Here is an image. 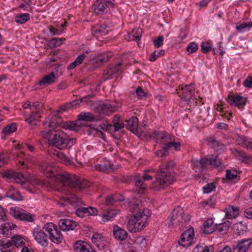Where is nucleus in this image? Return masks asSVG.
<instances>
[{"mask_svg":"<svg viewBox=\"0 0 252 252\" xmlns=\"http://www.w3.org/2000/svg\"><path fill=\"white\" fill-rule=\"evenodd\" d=\"M73 249L76 252H95L89 245L82 241L75 243Z\"/></svg>","mask_w":252,"mask_h":252,"instance_id":"nucleus-24","label":"nucleus"},{"mask_svg":"<svg viewBox=\"0 0 252 252\" xmlns=\"http://www.w3.org/2000/svg\"><path fill=\"white\" fill-rule=\"evenodd\" d=\"M135 244L140 246L141 248L142 249L145 248L147 244V241L145 237L143 236L138 237L135 240Z\"/></svg>","mask_w":252,"mask_h":252,"instance_id":"nucleus-55","label":"nucleus"},{"mask_svg":"<svg viewBox=\"0 0 252 252\" xmlns=\"http://www.w3.org/2000/svg\"><path fill=\"white\" fill-rule=\"evenodd\" d=\"M125 200L124 197L123 196H121V198L119 199L116 198V196H109L105 198V204L107 205L109 204H111L113 203L115 201H117L118 200L120 201H122Z\"/></svg>","mask_w":252,"mask_h":252,"instance_id":"nucleus-54","label":"nucleus"},{"mask_svg":"<svg viewBox=\"0 0 252 252\" xmlns=\"http://www.w3.org/2000/svg\"><path fill=\"white\" fill-rule=\"evenodd\" d=\"M170 135L165 131L156 130L150 133V137L151 139L154 140L155 142L164 145Z\"/></svg>","mask_w":252,"mask_h":252,"instance_id":"nucleus-15","label":"nucleus"},{"mask_svg":"<svg viewBox=\"0 0 252 252\" xmlns=\"http://www.w3.org/2000/svg\"><path fill=\"white\" fill-rule=\"evenodd\" d=\"M114 74L115 73L113 72V71H112L111 68L109 66L103 71V75L104 80L105 81L108 79H112Z\"/></svg>","mask_w":252,"mask_h":252,"instance_id":"nucleus-53","label":"nucleus"},{"mask_svg":"<svg viewBox=\"0 0 252 252\" xmlns=\"http://www.w3.org/2000/svg\"><path fill=\"white\" fill-rule=\"evenodd\" d=\"M252 244L251 239H243L237 241L236 246L233 245L232 252H246Z\"/></svg>","mask_w":252,"mask_h":252,"instance_id":"nucleus-16","label":"nucleus"},{"mask_svg":"<svg viewBox=\"0 0 252 252\" xmlns=\"http://www.w3.org/2000/svg\"><path fill=\"white\" fill-rule=\"evenodd\" d=\"M247 98L237 94H229L227 101L230 105H234L237 107H244L246 104Z\"/></svg>","mask_w":252,"mask_h":252,"instance_id":"nucleus-17","label":"nucleus"},{"mask_svg":"<svg viewBox=\"0 0 252 252\" xmlns=\"http://www.w3.org/2000/svg\"><path fill=\"white\" fill-rule=\"evenodd\" d=\"M111 31V29L105 24L96 25L92 30L94 36L98 38L106 35Z\"/></svg>","mask_w":252,"mask_h":252,"instance_id":"nucleus-19","label":"nucleus"},{"mask_svg":"<svg viewBox=\"0 0 252 252\" xmlns=\"http://www.w3.org/2000/svg\"><path fill=\"white\" fill-rule=\"evenodd\" d=\"M173 148L176 151H179L181 149V143L177 140V138L174 135L171 134L164 145V149L169 151Z\"/></svg>","mask_w":252,"mask_h":252,"instance_id":"nucleus-20","label":"nucleus"},{"mask_svg":"<svg viewBox=\"0 0 252 252\" xmlns=\"http://www.w3.org/2000/svg\"><path fill=\"white\" fill-rule=\"evenodd\" d=\"M194 88L192 84L186 85L178 92L179 96L186 101H189L194 94Z\"/></svg>","mask_w":252,"mask_h":252,"instance_id":"nucleus-18","label":"nucleus"},{"mask_svg":"<svg viewBox=\"0 0 252 252\" xmlns=\"http://www.w3.org/2000/svg\"><path fill=\"white\" fill-rule=\"evenodd\" d=\"M44 229L48 232L51 242L55 244L62 243L63 237V235L57 226L52 222L47 223L44 225Z\"/></svg>","mask_w":252,"mask_h":252,"instance_id":"nucleus-8","label":"nucleus"},{"mask_svg":"<svg viewBox=\"0 0 252 252\" xmlns=\"http://www.w3.org/2000/svg\"><path fill=\"white\" fill-rule=\"evenodd\" d=\"M46 232L45 229H44V226L42 228H34L32 231L35 241L44 247H47L49 243L48 236Z\"/></svg>","mask_w":252,"mask_h":252,"instance_id":"nucleus-9","label":"nucleus"},{"mask_svg":"<svg viewBox=\"0 0 252 252\" xmlns=\"http://www.w3.org/2000/svg\"><path fill=\"white\" fill-rule=\"evenodd\" d=\"M164 54V51L162 50H160L159 51H155L150 55L149 57V60L151 62H154L156 61L158 57L161 56H163Z\"/></svg>","mask_w":252,"mask_h":252,"instance_id":"nucleus-51","label":"nucleus"},{"mask_svg":"<svg viewBox=\"0 0 252 252\" xmlns=\"http://www.w3.org/2000/svg\"><path fill=\"white\" fill-rule=\"evenodd\" d=\"M95 168L97 171L109 172L112 170L111 164L108 161H103L95 165Z\"/></svg>","mask_w":252,"mask_h":252,"instance_id":"nucleus-38","label":"nucleus"},{"mask_svg":"<svg viewBox=\"0 0 252 252\" xmlns=\"http://www.w3.org/2000/svg\"><path fill=\"white\" fill-rule=\"evenodd\" d=\"M248 139L249 138L244 135H238L236 137V142H237V144L245 148L247 143Z\"/></svg>","mask_w":252,"mask_h":252,"instance_id":"nucleus-48","label":"nucleus"},{"mask_svg":"<svg viewBox=\"0 0 252 252\" xmlns=\"http://www.w3.org/2000/svg\"><path fill=\"white\" fill-rule=\"evenodd\" d=\"M175 165L174 161L170 160L162 163L159 166L158 170L154 168L145 170L142 177L139 175L135 176L134 180L135 187L134 191L139 194L143 193L146 187L143 181L151 180L153 176H155L156 180L152 183L151 188L155 191L165 189L176 180L171 173Z\"/></svg>","mask_w":252,"mask_h":252,"instance_id":"nucleus-1","label":"nucleus"},{"mask_svg":"<svg viewBox=\"0 0 252 252\" xmlns=\"http://www.w3.org/2000/svg\"><path fill=\"white\" fill-rule=\"evenodd\" d=\"M97 213V209L91 206H88V207H79L76 210V215L81 218H84L89 215H95Z\"/></svg>","mask_w":252,"mask_h":252,"instance_id":"nucleus-21","label":"nucleus"},{"mask_svg":"<svg viewBox=\"0 0 252 252\" xmlns=\"http://www.w3.org/2000/svg\"><path fill=\"white\" fill-rule=\"evenodd\" d=\"M5 196L7 198L16 201H21L23 200V197L19 191L13 187H9L6 192Z\"/></svg>","mask_w":252,"mask_h":252,"instance_id":"nucleus-25","label":"nucleus"},{"mask_svg":"<svg viewBox=\"0 0 252 252\" xmlns=\"http://www.w3.org/2000/svg\"><path fill=\"white\" fill-rule=\"evenodd\" d=\"M117 214V211L113 209L110 210L105 213H103L102 216V220L104 222L110 220L111 219L114 217Z\"/></svg>","mask_w":252,"mask_h":252,"instance_id":"nucleus-45","label":"nucleus"},{"mask_svg":"<svg viewBox=\"0 0 252 252\" xmlns=\"http://www.w3.org/2000/svg\"><path fill=\"white\" fill-rule=\"evenodd\" d=\"M30 14L23 13L17 15L15 17V21L18 23L24 24L30 19Z\"/></svg>","mask_w":252,"mask_h":252,"instance_id":"nucleus-47","label":"nucleus"},{"mask_svg":"<svg viewBox=\"0 0 252 252\" xmlns=\"http://www.w3.org/2000/svg\"><path fill=\"white\" fill-rule=\"evenodd\" d=\"M120 117L119 115H115L113 120V124L114 127V131H117L124 127L125 125L123 122H120Z\"/></svg>","mask_w":252,"mask_h":252,"instance_id":"nucleus-42","label":"nucleus"},{"mask_svg":"<svg viewBox=\"0 0 252 252\" xmlns=\"http://www.w3.org/2000/svg\"><path fill=\"white\" fill-rule=\"evenodd\" d=\"M201 51L203 53H207L211 49V45L208 42H204L201 44Z\"/></svg>","mask_w":252,"mask_h":252,"instance_id":"nucleus-59","label":"nucleus"},{"mask_svg":"<svg viewBox=\"0 0 252 252\" xmlns=\"http://www.w3.org/2000/svg\"><path fill=\"white\" fill-rule=\"evenodd\" d=\"M103 241V237L98 233L94 234L92 238V242L99 249L104 248L103 243H102Z\"/></svg>","mask_w":252,"mask_h":252,"instance_id":"nucleus-39","label":"nucleus"},{"mask_svg":"<svg viewBox=\"0 0 252 252\" xmlns=\"http://www.w3.org/2000/svg\"><path fill=\"white\" fill-rule=\"evenodd\" d=\"M93 96V95H86L78 100H74L72 102L71 105L73 106H76V105H80L82 103H87L90 101V99Z\"/></svg>","mask_w":252,"mask_h":252,"instance_id":"nucleus-46","label":"nucleus"},{"mask_svg":"<svg viewBox=\"0 0 252 252\" xmlns=\"http://www.w3.org/2000/svg\"><path fill=\"white\" fill-rule=\"evenodd\" d=\"M11 243L17 248L23 247L25 245L23 238L20 235H16L11 238Z\"/></svg>","mask_w":252,"mask_h":252,"instance_id":"nucleus-41","label":"nucleus"},{"mask_svg":"<svg viewBox=\"0 0 252 252\" xmlns=\"http://www.w3.org/2000/svg\"><path fill=\"white\" fill-rule=\"evenodd\" d=\"M16 130V124L15 123H12L11 125H8L4 127L2 129L1 132L3 133L4 135H7L14 132Z\"/></svg>","mask_w":252,"mask_h":252,"instance_id":"nucleus-44","label":"nucleus"},{"mask_svg":"<svg viewBox=\"0 0 252 252\" xmlns=\"http://www.w3.org/2000/svg\"><path fill=\"white\" fill-rule=\"evenodd\" d=\"M252 27V22H250L248 23H237L236 26V28L237 30L239 32H242L243 30L248 28L249 29L250 28Z\"/></svg>","mask_w":252,"mask_h":252,"instance_id":"nucleus-49","label":"nucleus"},{"mask_svg":"<svg viewBox=\"0 0 252 252\" xmlns=\"http://www.w3.org/2000/svg\"><path fill=\"white\" fill-rule=\"evenodd\" d=\"M45 138L48 139L50 145L61 150L71 148L76 141L75 138H69L62 129L55 130Z\"/></svg>","mask_w":252,"mask_h":252,"instance_id":"nucleus-3","label":"nucleus"},{"mask_svg":"<svg viewBox=\"0 0 252 252\" xmlns=\"http://www.w3.org/2000/svg\"><path fill=\"white\" fill-rule=\"evenodd\" d=\"M243 85L247 88H252V76L249 75L243 82Z\"/></svg>","mask_w":252,"mask_h":252,"instance_id":"nucleus-61","label":"nucleus"},{"mask_svg":"<svg viewBox=\"0 0 252 252\" xmlns=\"http://www.w3.org/2000/svg\"><path fill=\"white\" fill-rule=\"evenodd\" d=\"M184 215V211L183 208L179 207L176 208L171 213L170 217L166 220L165 223L168 227L173 225L182 227L187 221L186 218Z\"/></svg>","mask_w":252,"mask_h":252,"instance_id":"nucleus-7","label":"nucleus"},{"mask_svg":"<svg viewBox=\"0 0 252 252\" xmlns=\"http://www.w3.org/2000/svg\"><path fill=\"white\" fill-rule=\"evenodd\" d=\"M232 152L239 160L247 164L252 163V157L247 155L244 152L234 149Z\"/></svg>","mask_w":252,"mask_h":252,"instance_id":"nucleus-26","label":"nucleus"},{"mask_svg":"<svg viewBox=\"0 0 252 252\" xmlns=\"http://www.w3.org/2000/svg\"><path fill=\"white\" fill-rule=\"evenodd\" d=\"M142 30L139 28H134L130 34L127 35L128 41L136 40L139 41L142 35Z\"/></svg>","mask_w":252,"mask_h":252,"instance_id":"nucleus-34","label":"nucleus"},{"mask_svg":"<svg viewBox=\"0 0 252 252\" xmlns=\"http://www.w3.org/2000/svg\"><path fill=\"white\" fill-rule=\"evenodd\" d=\"M192 162L193 169L196 172H202L209 165L214 168H217L221 165V162L218 157L213 155L205 156L200 160H194Z\"/></svg>","mask_w":252,"mask_h":252,"instance_id":"nucleus-5","label":"nucleus"},{"mask_svg":"<svg viewBox=\"0 0 252 252\" xmlns=\"http://www.w3.org/2000/svg\"><path fill=\"white\" fill-rule=\"evenodd\" d=\"M197 49L198 45L195 42H191L187 47V51L188 52V54L195 52Z\"/></svg>","mask_w":252,"mask_h":252,"instance_id":"nucleus-56","label":"nucleus"},{"mask_svg":"<svg viewBox=\"0 0 252 252\" xmlns=\"http://www.w3.org/2000/svg\"><path fill=\"white\" fill-rule=\"evenodd\" d=\"M113 3L107 0H96L92 5V9L96 14L103 13L108 7H113Z\"/></svg>","mask_w":252,"mask_h":252,"instance_id":"nucleus-13","label":"nucleus"},{"mask_svg":"<svg viewBox=\"0 0 252 252\" xmlns=\"http://www.w3.org/2000/svg\"><path fill=\"white\" fill-rule=\"evenodd\" d=\"M57 77L54 71L50 72L49 74L44 76L39 82V85H49L55 82Z\"/></svg>","mask_w":252,"mask_h":252,"instance_id":"nucleus-30","label":"nucleus"},{"mask_svg":"<svg viewBox=\"0 0 252 252\" xmlns=\"http://www.w3.org/2000/svg\"><path fill=\"white\" fill-rule=\"evenodd\" d=\"M65 200L67 201L71 205L74 206H78L82 203L81 199L77 197L75 195H72L69 197H65Z\"/></svg>","mask_w":252,"mask_h":252,"instance_id":"nucleus-43","label":"nucleus"},{"mask_svg":"<svg viewBox=\"0 0 252 252\" xmlns=\"http://www.w3.org/2000/svg\"><path fill=\"white\" fill-rule=\"evenodd\" d=\"M24 117L25 118V121L32 126L36 125L35 121L38 120L40 118V115L39 112L32 111L29 115H27L25 113Z\"/></svg>","mask_w":252,"mask_h":252,"instance_id":"nucleus-27","label":"nucleus"},{"mask_svg":"<svg viewBox=\"0 0 252 252\" xmlns=\"http://www.w3.org/2000/svg\"><path fill=\"white\" fill-rule=\"evenodd\" d=\"M163 37L161 35L158 36V38L154 40V46L156 48H158L162 46L163 44Z\"/></svg>","mask_w":252,"mask_h":252,"instance_id":"nucleus-63","label":"nucleus"},{"mask_svg":"<svg viewBox=\"0 0 252 252\" xmlns=\"http://www.w3.org/2000/svg\"><path fill=\"white\" fill-rule=\"evenodd\" d=\"M13 226V225L10 223H4L0 225V229L2 230L3 235H8L9 230L12 229Z\"/></svg>","mask_w":252,"mask_h":252,"instance_id":"nucleus-52","label":"nucleus"},{"mask_svg":"<svg viewBox=\"0 0 252 252\" xmlns=\"http://www.w3.org/2000/svg\"><path fill=\"white\" fill-rule=\"evenodd\" d=\"M239 172L234 169H228L226 171L225 178L235 183L240 180Z\"/></svg>","mask_w":252,"mask_h":252,"instance_id":"nucleus-29","label":"nucleus"},{"mask_svg":"<svg viewBox=\"0 0 252 252\" xmlns=\"http://www.w3.org/2000/svg\"><path fill=\"white\" fill-rule=\"evenodd\" d=\"M215 188V186L213 183H208L203 188V189L204 193H208L211 192Z\"/></svg>","mask_w":252,"mask_h":252,"instance_id":"nucleus-60","label":"nucleus"},{"mask_svg":"<svg viewBox=\"0 0 252 252\" xmlns=\"http://www.w3.org/2000/svg\"><path fill=\"white\" fill-rule=\"evenodd\" d=\"M59 225L63 231H68L74 229L77 226V223L70 219H64L60 220Z\"/></svg>","mask_w":252,"mask_h":252,"instance_id":"nucleus-23","label":"nucleus"},{"mask_svg":"<svg viewBox=\"0 0 252 252\" xmlns=\"http://www.w3.org/2000/svg\"><path fill=\"white\" fill-rule=\"evenodd\" d=\"M225 217L229 219L236 218L239 214V210L237 207L233 206H229L225 209Z\"/></svg>","mask_w":252,"mask_h":252,"instance_id":"nucleus-37","label":"nucleus"},{"mask_svg":"<svg viewBox=\"0 0 252 252\" xmlns=\"http://www.w3.org/2000/svg\"><path fill=\"white\" fill-rule=\"evenodd\" d=\"M196 248L198 251H200L199 252H213V247H207V246H196Z\"/></svg>","mask_w":252,"mask_h":252,"instance_id":"nucleus-62","label":"nucleus"},{"mask_svg":"<svg viewBox=\"0 0 252 252\" xmlns=\"http://www.w3.org/2000/svg\"><path fill=\"white\" fill-rule=\"evenodd\" d=\"M61 43V39L59 38H54L50 40L49 42L50 47L53 48L59 46Z\"/></svg>","mask_w":252,"mask_h":252,"instance_id":"nucleus-58","label":"nucleus"},{"mask_svg":"<svg viewBox=\"0 0 252 252\" xmlns=\"http://www.w3.org/2000/svg\"><path fill=\"white\" fill-rule=\"evenodd\" d=\"M207 141L208 144L216 151L223 150L225 148V145L220 141H217L214 137L207 138Z\"/></svg>","mask_w":252,"mask_h":252,"instance_id":"nucleus-28","label":"nucleus"},{"mask_svg":"<svg viewBox=\"0 0 252 252\" xmlns=\"http://www.w3.org/2000/svg\"><path fill=\"white\" fill-rule=\"evenodd\" d=\"M82 126H83V123L78 120L71 122L69 125V127L71 130L77 131L80 130Z\"/></svg>","mask_w":252,"mask_h":252,"instance_id":"nucleus-50","label":"nucleus"},{"mask_svg":"<svg viewBox=\"0 0 252 252\" xmlns=\"http://www.w3.org/2000/svg\"><path fill=\"white\" fill-rule=\"evenodd\" d=\"M2 176L3 178H5L7 179H13L15 183L21 185H24L26 183V179L22 174L13 170H7L4 171L2 173Z\"/></svg>","mask_w":252,"mask_h":252,"instance_id":"nucleus-14","label":"nucleus"},{"mask_svg":"<svg viewBox=\"0 0 252 252\" xmlns=\"http://www.w3.org/2000/svg\"><path fill=\"white\" fill-rule=\"evenodd\" d=\"M203 232L206 234H211L216 229V224L214 223L212 219H208L204 223Z\"/></svg>","mask_w":252,"mask_h":252,"instance_id":"nucleus-33","label":"nucleus"},{"mask_svg":"<svg viewBox=\"0 0 252 252\" xmlns=\"http://www.w3.org/2000/svg\"><path fill=\"white\" fill-rule=\"evenodd\" d=\"M62 119L61 117L57 116L54 113L49 115L43 122V126L45 130L41 131V134L44 137H47V136L51 133H53L55 130L61 129V124Z\"/></svg>","mask_w":252,"mask_h":252,"instance_id":"nucleus-6","label":"nucleus"},{"mask_svg":"<svg viewBox=\"0 0 252 252\" xmlns=\"http://www.w3.org/2000/svg\"><path fill=\"white\" fill-rule=\"evenodd\" d=\"M150 214L148 208L140 210L129 220L127 224L128 230L135 233L141 231L146 226V221Z\"/></svg>","mask_w":252,"mask_h":252,"instance_id":"nucleus-4","label":"nucleus"},{"mask_svg":"<svg viewBox=\"0 0 252 252\" xmlns=\"http://www.w3.org/2000/svg\"><path fill=\"white\" fill-rule=\"evenodd\" d=\"M78 118L79 121L95 122L97 119L94 117V115L90 112H82L78 116Z\"/></svg>","mask_w":252,"mask_h":252,"instance_id":"nucleus-36","label":"nucleus"},{"mask_svg":"<svg viewBox=\"0 0 252 252\" xmlns=\"http://www.w3.org/2000/svg\"><path fill=\"white\" fill-rule=\"evenodd\" d=\"M41 168L44 173L49 174L46 182L51 188H56L61 183L81 191L87 187L86 182H82L76 176H70L66 172H57L55 169L54 172L53 168L49 163H42Z\"/></svg>","mask_w":252,"mask_h":252,"instance_id":"nucleus-2","label":"nucleus"},{"mask_svg":"<svg viewBox=\"0 0 252 252\" xmlns=\"http://www.w3.org/2000/svg\"><path fill=\"white\" fill-rule=\"evenodd\" d=\"M194 235L192 227L188 229L181 235V238L178 240L179 245L184 248L189 247L191 244Z\"/></svg>","mask_w":252,"mask_h":252,"instance_id":"nucleus-12","label":"nucleus"},{"mask_svg":"<svg viewBox=\"0 0 252 252\" xmlns=\"http://www.w3.org/2000/svg\"><path fill=\"white\" fill-rule=\"evenodd\" d=\"M113 235L117 240L123 241L127 238L128 233L124 229L115 225L113 226Z\"/></svg>","mask_w":252,"mask_h":252,"instance_id":"nucleus-22","label":"nucleus"},{"mask_svg":"<svg viewBox=\"0 0 252 252\" xmlns=\"http://www.w3.org/2000/svg\"><path fill=\"white\" fill-rule=\"evenodd\" d=\"M113 55V53L110 51L100 54L95 61V63L98 64L97 66L107 62L112 57Z\"/></svg>","mask_w":252,"mask_h":252,"instance_id":"nucleus-32","label":"nucleus"},{"mask_svg":"<svg viewBox=\"0 0 252 252\" xmlns=\"http://www.w3.org/2000/svg\"><path fill=\"white\" fill-rule=\"evenodd\" d=\"M123 65L122 63H119L116 65H110L109 66L111 68L112 71L115 74L119 72H122L124 70L120 67Z\"/></svg>","mask_w":252,"mask_h":252,"instance_id":"nucleus-57","label":"nucleus"},{"mask_svg":"<svg viewBox=\"0 0 252 252\" xmlns=\"http://www.w3.org/2000/svg\"><path fill=\"white\" fill-rule=\"evenodd\" d=\"M244 216L248 219H252V207L247 208L244 212Z\"/></svg>","mask_w":252,"mask_h":252,"instance_id":"nucleus-64","label":"nucleus"},{"mask_svg":"<svg viewBox=\"0 0 252 252\" xmlns=\"http://www.w3.org/2000/svg\"><path fill=\"white\" fill-rule=\"evenodd\" d=\"M118 108L116 102L112 101H107L100 103L98 106L100 114L103 116L115 112Z\"/></svg>","mask_w":252,"mask_h":252,"instance_id":"nucleus-11","label":"nucleus"},{"mask_svg":"<svg viewBox=\"0 0 252 252\" xmlns=\"http://www.w3.org/2000/svg\"><path fill=\"white\" fill-rule=\"evenodd\" d=\"M230 226V222L229 221H224L221 223L219 224L216 229L221 235L225 234L228 231L229 228Z\"/></svg>","mask_w":252,"mask_h":252,"instance_id":"nucleus-40","label":"nucleus"},{"mask_svg":"<svg viewBox=\"0 0 252 252\" xmlns=\"http://www.w3.org/2000/svg\"><path fill=\"white\" fill-rule=\"evenodd\" d=\"M10 214L15 219L27 222H33L34 219L31 213L20 210L19 208H11Z\"/></svg>","mask_w":252,"mask_h":252,"instance_id":"nucleus-10","label":"nucleus"},{"mask_svg":"<svg viewBox=\"0 0 252 252\" xmlns=\"http://www.w3.org/2000/svg\"><path fill=\"white\" fill-rule=\"evenodd\" d=\"M127 124L126 127L127 129L130 130L133 133L137 132V128L138 126V119L135 117H131L126 121Z\"/></svg>","mask_w":252,"mask_h":252,"instance_id":"nucleus-31","label":"nucleus"},{"mask_svg":"<svg viewBox=\"0 0 252 252\" xmlns=\"http://www.w3.org/2000/svg\"><path fill=\"white\" fill-rule=\"evenodd\" d=\"M12 249L11 241L5 239L0 240V250L1 252H11Z\"/></svg>","mask_w":252,"mask_h":252,"instance_id":"nucleus-35","label":"nucleus"}]
</instances>
